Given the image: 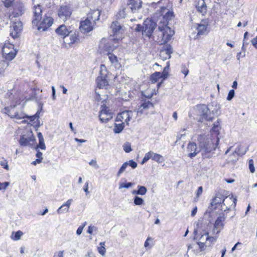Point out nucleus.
<instances>
[{"label": "nucleus", "instance_id": "nucleus-1", "mask_svg": "<svg viewBox=\"0 0 257 257\" xmlns=\"http://www.w3.org/2000/svg\"><path fill=\"white\" fill-rule=\"evenodd\" d=\"M199 142L200 149H198L196 143L189 142L187 147V151L188 152V157L193 158L197 154L201 152L203 158H210L211 156L210 153L214 151L216 146L212 139L210 138H206L203 136H199L198 138Z\"/></svg>", "mask_w": 257, "mask_h": 257}, {"label": "nucleus", "instance_id": "nucleus-2", "mask_svg": "<svg viewBox=\"0 0 257 257\" xmlns=\"http://www.w3.org/2000/svg\"><path fill=\"white\" fill-rule=\"evenodd\" d=\"M152 5L158 9L154 15V19H161L159 24H168V22L174 17V13L171 9V5L168 0H161Z\"/></svg>", "mask_w": 257, "mask_h": 257}, {"label": "nucleus", "instance_id": "nucleus-3", "mask_svg": "<svg viewBox=\"0 0 257 257\" xmlns=\"http://www.w3.org/2000/svg\"><path fill=\"white\" fill-rule=\"evenodd\" d=\"M158 29V40L160 42L161 44H165L171 40L174 32L168 26V25L160 24Z\"/></svg>", "mask_w": 257, "mask_h": 257}, {"label": "nucleus", "instance_id": "nucleus-4", "mask_svg": "<svg viewBox=\"0 0 257 257\" xmlns=\"http://www.w3.org/2000/svg\"><path fill=\"white\" fill-rule=\"evenodd\" d=\"M15 106H16L14 105L13 106H11L10 107L5 108L6 113L11 118H15L20 119L26 117L29 118L30 121H34V123H36V121H38L40 114L39 111H37L35 115L27 116H25L24 113L16 112L15 111Z\"/></svg>", "mask_w": 257, "mask_h": 257}, {"label": "nucleus", "instance_id": "nucleus-5", "mask_svg": "<svg viewBox=\"0 0 257 257\" xmlns=\"http://www.w3.org/2000/svg\"><path fill=\"white\" fill-rule=\"evenodd\" d=\"M3 57L8 61L12 60L16 56L17 51L14 45L11 43H5L2 49Z\"/></svg>", "mask_w": 257, "mask_h": 257}, {"label": "nucleus", "instance_id": "nucleus-6", "mask_svg": "<svg viewBox=\"0 0 257 257\" xmlns=\"http://www.w3.org/2000/svg\"><path fill=\"white\" fill-rule=\"evenodd\" d=\"M133 112L131 110H125L119 113L115 119L116 122H121L129 125V122L132 118Z\"/></svg>", "mask_w": 257, "mask_h": 257}, {"label": "nucleus", "instance_id": "nucleus-7", "mask_svg": "<svg viewBox=\"0 0 257 257\" xmlns=\"http://www.w3.org/2000/svg\"><path fill=\"white\" fill-rule=\"evenodd\" d=\"M156 27V23L152 20L145 21L143 26V35L150 37Z\"/></svg>", "mask_w": 257, "mask_h": 257}, {"label": "nucleus", "instance_id": "nucleus-8", "mask_svg": "<svg viewBox=\"0 0 257 257\" xmlns=\"http://www.w3.org/2000/svg\"><path fill=\"white\" fill-rule=\"evenodd\" d=\"M71 14L72 11L70 7L68 6H61L58 10L59 17L64 22L69 19Z\"/></svg>", "mask_w": 257, "mask_h": 257}, {"label": "nucleus", "instance_id": "nucleus-9", "mask_svg": "<svg viewBox=\"0 0 257 257\" xmlns=\"http://www.w3.org/2000/svg\"><path fill=\"white\" fill-rule=\"evenodd\" d=\"M35 140L32 132L28 131L21 136L19 143L21 146H27L30 145L31 142H33Z\"/></svg>", "mask_w": 257, "mask_h": 257}, {"label": "nucleus", "instance_id": "nucleus-10", "mask_svg": "<svg viewBox=\"0 0 257 257\" xmlns=\"http://www.w3.org/2000/svg\"><path fill=\"white\" fill-rule=\"evenodd\" d=\"M95 24L90 19L86 18L84 21H81L80 24V29L84 33L91 31Z\"/></svg>", "mask_w": 257, "mask_h": 257}, {"label": "nucleus", "instance_id": "nucleus-11", "mask_svg": "<svg viewBox=\"0 0 257 257\" xmlns=\"http://www.w3.org/2000/svg\"><path fill=\"white\" fill-rule=\"evenodd\" d=\"M172 53L171 46L170 44L165 45L160 51L159 56L162 60L165 61L171 58V54Z\"/></svg>", "mask_w": 257, "mask_h": 257}, {"label": "nucleus", "instance_id": "nucleus-12", "mask_svg": "<svg viewBox=\"0 0 257 257\" xmlns=\"http://www.w3.org/2000/svg\"><path fill=\"white\" fill-rule=\"evenodd\" d=\"M225 219V217L223 215L219 216L217 217L214 224L212 231L213 234H218L221 230L223 229L224 227L223 222H224Z\"/></svg>", "mask_w": 257, "mask_h": 257}, {"label": "nucleus", "instance_id": "nucleus-13", "mask_svg": "<svg viewBox=\"0 0 257 257\" xmlns=\"http://www.w3.org/2000/svg\"><path fill=\"white\" fill-rule=\"evenodd\" d=\"M23 25L21 22H17L13 24L10 28V35L13 38L18 37L21 32Z\"/></svg>", "mask_w": 257, "mask_h": 257}, {"label": "nucleus", "instance_id": "nucleus-14", "mask_svg": "<svg viewBox=\"0 0 257 257\" xmlns=\"http://www.w3.org/2000/svg\"><path fill=\"white\" fill-rule=\"evenodd\" d=\"M99 117L102 122H107L112 118V114L109 111L105 106H102Z\"/></svg>", "mask_w": 257, "mask_h": 257}, {"label": "nucleus", "instance_id": "nucleus-15", "mask_svg": "<svg viewBox=\"0 0 257 257\" xmlns=\"http://www.w3.org/2000/svg\"><path fill=\"white\" fill-rule=\"evenodd\" d=\"M220 129V126L219 125V122L216 121L213 124V126L211 129V131L212 132V136L210 138L212 139L213 142L214 143L216 148L219 142V138L218 137V135L219 134V131Z\"/></svg>", "mask_w": 257, "mask_h": 257}, {"label": "nucleus", "instance_id": "nucleus-16", "mask_svg": "<svg viewBox=\"0 0 257 257\" xmlns=\"http://www.w3.org/2000/svg\"><path fill=\"white\" fill-rule=\"evenodd\" d=\"M53 23V19L50 17H45L43 20L40 23L38 29L43 31H46L48 29Z\"/></svg>", "mask_w": 257, "mask_h": 257}, {"label": "nucleus", "instance_id": "nucleus-17", "mask_svg": "<svg viewBox=\"0 0 257 257\" xmlns=\"http://www.w3.org/2000/svg\"><path fill=\"white\" fill-rule=\"evenodd\" d=\"M226 191L223 190L220 192L216 193L215 197L213 199L211 202L212 206L217 204H223L225 196L227 195Z\"/></svg>", "mask_w": 257, "mask_h": 257}, {"label": "nucleus", "instance_id": "nucleus-18", "mask_svg": "<svg viewBox=\"0 0 257 257\" xmlns=\"http://www.w3.org/2000/svg\"><path fill=\"white\" fill-rule=\"evenodd\" d=\"M25 11L24 5L20 2H17L14 4V10L12 15L14 17H18L22 16Z\"/></svg>", "mask_w": 257, "mask_h": 257}, {"label": "nucleus", "instance_id": "nucleus-19", "mask_svg": "<svg viewBox=\"0 0 257 257\" xmlns=\"http://www.w3.org/2000/svg\"><path fill=\"white\" fill-rule=\"evenodd\" d=\"M141 0H128L127 5L132 13L137 12L142 8Z\"/></svg>", "mask_w": 257, "mask_h": 257}, {"label": "nucleus", "instance_id": "nucleus-20", "mask_svg": "<svg viewBox=\"0 0 257 257\" xmlns=\"http://www.w3.org/2000/svg\"><path fill=\"white\" fill-rule=\"evenodd\" d=\"M236 199L233 198L232 197V196H225L224 201L223 202V203L222 205H221V207L223 209V205L225 206V208H224V210H229L230 209L231 207H235L236 206Z\"/></svg>", "mask_w": 257, "mask_h": 257}, {"label": "nucleus", "instance_id": "nucleus-21", "mask_svg": "<svg viewBox=\"0 0 257 257\" xmlns=\"http://www.w3.org/2000/svg\"><path fill=\"white\" fill-rule=\"evenodd\" d=\"M239 147L238 149H236L234 152H233L228 157L227 161L229 163H234L237 160L239 155H243L246 153V150L243 151L242 152H240Z\"/></svg>", "mask_w": 257, "mask_h": 257}, {"label": "nucleus", "instance_id": "nucleus-22", "mask_svg": "<svg viewBox=\"0 0 257 257\" xmlns=\"http://www.w3.org/2000/svg\"><path fill=\"white\" fill-rule=\"evenodd\" d=\"M42 8L40 5H37L34 7V18L32 21L34 24H37L38 21L42 18Z\"/></svg>", "mask_w": 257, "mask_h": 257}, {"label": "nucleus", "instance_id": "nucleus-23", "mask_svg": "<svg viewBox=\"0 0 257 257\" xmlns=\"http://www.w3.org/2000/svg\"><path fill=\"white\" fill-rule=\"evenodd\" d=\"M105 39H102L99 44V49L101 53H106L107 55L112 51V48L108 43H105Z\"/></svg>", "mask_w": 257, "mask_h": 257}, {"label": "nucleus", "instance_id": "nucleus-24", "mask_svg": "<svg viewBox=\"0 0 257 257\" xmlns=\"http://www.w3.org/2000/svg\"><path fill=\"white\" fill-rule=\"evenodd\" d=\"M199 110L202 113L203 116L207 120H212V117L209 115L210 109L205 104H201L199 106Z\"/></svg>", "mask_w": 257, "mask_h": 257}, {"label": "nucleus", "instance_id": "nucleus-25", "mask_svg": "<svg viewBox=\"0 0 257 257\" xmlns=\"http://www.w3.org/2000/svg\"><path fill=\"white\" fill-rule=\"evenodd\" d=\"M107 77L104 76H99L96 79L97 87L99 88H106L108 85Z\"/></svg>", "mask_w": 257, "mask_h": 257}, {"label": "nucleus", "instance_id": "nucleus-26", "mask_svg": "<svg viewBox=\"0 0 257 257\" xmlns=\"http://www.w3.org/2000/svg\"><path fill=\"white\" fill-rule=\"evenodd\" d=\"M207 26L208 23L206 21H202L200 24H198L196 27L197 35H204L206 32Z\"/></svg>", "mask_w": 257, "mask_h": 257}, {"label": "nucleus", "instance_id": "nucleus-27", "mask_svg": "<svg viewBox=\"0 0 257 257\" xmlns=\"http://www.w3.org/2000/svg\"><path fill=\"white\" fill-rule=\"evenodd\" d=\"M55 31L58 35L63 37V38L67 36L71 32V31L67 28L66 26L64 25H60L56 29Z\"/></svg>", "mask_w": 257, "mask_h": 257}, {"label": "nucleus", "instance_id": "nucleus-28", "mask_svg": "<svg viewBox=\"0 0 257 257\" xmlns=\"http://www.w3.org/2000/svg\"><path fill=\"white\" fill-rule=\"evenodd\" d=\"M100 12L98 10H92L87 14V19L95 24V22L99 19Z\"/></svg>", "mask_w": 257, "mask_h": 257}, {"label": "nucleus", "instance_id": "nucleus-29", "mask_svg": "<svg viewBox=\"0 0 257 257\" xmlns=\"http://www.w3.org/2000/svg\"><path fill=\"white\" fill-rule=\"evenodd\" d=\"M107 56L112 66L115 68H119L120 67V63L118 62L117 57L115 55L111 53H109Z\"/></svg>", "mask_w": 257, "mask_h": 257}, {"label": "nucleus", "instance_id": "nucleus-30", "mask_svg": "<svg viewBox=\"0 0 257 257\" xmlns=\"http://www.w3.org/2000/svg\"><path fill=\"white\" fill-rule=\"evenodd\" d=\"M196 8L203 15L205 14L207 12V6L204 0H199L198 4L196 5Z\"/></svg>", "mask_w": 257, "mask_h": 257}, {"label": "nucleus", "instance_id": "nucleus-31", "mask_svg": "<svg viewBox=\"0 0 257 257\" xmlns=\"http://www.w3.org/2000/svg\"><path fill=\"white\" fill-rule=\"evenodd\" d=\"M150 107H153V104L149 101H145L140 105L138 110V113L142 114L143 109H148Z\"/></svg>", "mask_w": 257, "mask_h": 257}, {"label": "nucleus", "instance_id": "nucleus-32", "mask_svg": "<svg viewBox=\"0 0 257 257\" xmlns=\"http://www.w3.org/2000/svg\"><path fill=\"white\" fill-rule=\"evenodd\" d=\"M110 28L113 31L114 34H117L122 28L121 25L117 22H113L111 25Z\"/></svg>", "mask_w": 257, "mask_h": 257}, {"label": "nucleus", "instance_id": "nucleus-33", "mask_svg": "<svg viewBox=\"0 0 257 257\" xmlns=\"http://www.w3.org/2000/svg\"><path fill=\"white\" fill-rule=\"evenodd\" d=\"M210 110H211L213 114H218L220 107L217 102H212L209 105Z\"/></svg>", "mask_w": 257, "mask_h": 257}, {"label": "nucleus", "instance_id": "nucleus-34", "mask_svg": "<svg viewBox=\"0 0 257 257\" xmlns=\"http://www.w3.org/2000/svg\"><path fill=\"white\" fill-rule=\"evenodd\" d=\"M124 128V124L121 122L120 123H115L114 125V127L113 129V131L115 134H119L120 133L122 130Z\"/></svg>", "mask_w": 257, "mask_h": 257}, {"label": "nucleus", "instance_id": "nucleus-35", "mask_svg": "<svg viewBox=\"0 0 257 257\" xmlns=\"http://www.w3.org/2000/svg\"><path fill=\"white\" fill-rule=\"evenodd\" d=\"M161 78H163L162 74H161V73L160 72H156L151 75L150 80L151 81L152 83H155Z\"/></svg>", "mask_w": 257, "mask_h": 257}, {"label": "nucleus", "instance_id": "nucleus-36", "mask_svg": "<svg viewBox=\"0 0 257 257\" xmlns=\"http://www.w3.org/2000/svg\"><path fill=\"white\" fill-rule=\"evenodd\" d=\"M9 65V63L7 61L3 60L0 61V76L3 75L5 70Z\"/></svg>", "mask_w": 257, "mask_h": 257}, {"label": "nucleus", "instance_id": "nucleus-37", "mask_svg": "<svg viewBox=\"0 0 257 257\" xmlns=\"http://www.w3.org/2000/svg\"><path fill=\"white\" fill-rule=\"evenodd\" d=\"M73 200L72 199H68L66 202L61 205L57 210V212L58 213H61L62 212V208L64 207H67L66 211L68 212L70 206ZM64 210H66L64 209Z\"/></svg>", "mask_w": 257, "mask_h": 257}, {"label": "nucleus", "instance_id": "nucleus-38", "mask_svg": "<svg viewBox=\"0 0 257 257\" xmlns=\"http://www.w3.org/2000/svg\"><path fill=\"white\" fill-rule=\"evenodd\" d=\"M217 238V236H209L208 235L207 236V238H205V245L206 246H210L212 244H214Z\"/></svg>", "mask_w": 257, "mask_h": 257}, {"label": "nucleus", "instance_id": "nucleus-39", "mask_svg": "<svg viewBox=\"0 0 257 257\" xmlns=\"http://www.w3.org/2000/svg\"><path fill=\"white\" fill-rule=\"evenodd\" d=\"M152 159L159 163H162L164 161L163 157L162 155L153 152H152Z\"/></svg>", "mask_w": 257, "mask_h": 257}, {"label": "nucleus", "instance_id": "nucleus-40", "mask_svg": "<svg viewBox=\"0 0 257 257\" xmlns=\"http://www.w3.org/2000/svg\"><path fill=\"white\" fill-rule=\"evenodd\" d=\"M100 246L98 247V251L99 253L102 256L104 255L106 252V249L104 247L105 242H101L99 243Z\"/></svg>", "mask_w": 257, "mask_h": 257}, {"label": "nucleus", "instance_id": "nucleus-41", "mask_svg": "<svg viewBox=\"0 0 257 257\" xmlns=\"http://www.w3.org/2000/svg\"><path fill=\"white\" fill-rule=\"evenodd\" d=\"M134 204L136 205H142L144 204V200L142 198L136 196L134 199Z\"/></svg>", "mask_w": 257, "mask_h": 257}, {"label": "nucleus", "instance_id": "nucleus-42", "mask_svg": "<svg viewBox=\"0 0 257 257\" xmlns=\"http://www.w3.org/2000/svg\"><path fill=\"white\" fill-rule=\"evenodd\" d=\"M138 195H144L147 193V189L145 186L138 185Z\"/></svg>", "mask_w": 257, "mask_h": 257}, {"label": "nucleus", "instance_id": "nucleus-43", "mask_svg": "<svg viewBox=\"0 0 257 257\" xmlns=\"http://www.w3.org/2000/svg\"><path fill=\"white\" fill-rule=\"evenodd\" d=\"M126 9H122L118 12L116 16L118 19L124 18L126 17Z\"/></svg>", "mask_w": 257, "mask_h": 257}, {"label": "nucleus", "instance_id": "nucleus-44", "mask_svg": "<svg viewBox=\"0 0 257 257\" xmlns=\"http://www.w3.org/2000/svg\"><path fill=\"white\" fill-rule=\"evenodd\" d=\"M15 0H3L5 7L7 8H10L14 5Z\"/></svg>", "mask_w": 257, "mask_h": 257}, {"label": "nucleus", "instance_id": "nucleus-45", "mask_svg": "<svg viewBox=\"0 0 257 257\" xmlns=\"http://www.w3.org/2000/svg\"><path fill=\"white\" fill-rule=\"evenodd\" d=\"M152 152L150 151L146 153L144 157L141 164H144L146 163L149 159H152Z\"/></svg>", "mask_w": 257, "mask_h": 257}, {"label": "nucleus", "instance_id": "nucleus-46", "mask_svg": "<svg viewBox=\"0 0 257 257\" xmlns=\"http://www.w3.org/2000/svg\"><path fill=\"white\" fill-rule=\"evenodd\" d=\"M127 166V162H126L124 163L121 166L118 172L117 173V176L119 177L120 175L125 170Z\"/></svg>", "mask_w": 257, "mask_h": 257}, {"label": "nucleus", "instance_id": "nucleus-47", "mask_svg": "<svg viewBox=\"0 0 257 257\" xmlns=\"http://www.w3.org/2000/svg\"><path fill=\"white\" fill-rule=\"evenodd\" d=\"M70 41L68 43L69 44H74L77 42V40H78V35L75 33L71 34L70 36Z\"/></svg>", "mask_w": 257, "mask_h": 257}, {"label": "nucleus", "instance_id": "nucleus-48", "mask_svg": "<svg viewBox=\"0 0 257 257\" xmlns=\"http://www.w3.org/2000/svg\"><path fill=\"white\" fill-rule=\"evenodd\" d=\"M100 76H104L107 77V69L105 66L103 64L100 65Z\"/></svg>", "mask_w": 257, "mask_h": 257}, {"label": "nucleus", "instance_id": "nucleus-49", "mask_svg": "<svg viewBox=\"0 0 257 257\" xmlns=\"http://www.w3.org/2000/svg\"><path fill=\"white\" fill-rule=\"evenodd\" d=\"M23 235V232L19 230L15 233L14 236H12V238L15 240H18L20 239L21 236Z\"/></svg>", "mask_w": 257, "mask_h": 257}, {"label": "nucleus", "instance_id": "nucleus-50", "mask_svg": "<svg viewBox=\"0 0 257 257\" xmlns=\"http://www.w3.org/2000/svg\"><path fill=\"white\" fill-rule=\"evenodd\" d=\"M123 149L126 153H130L132 151L131 144L128 142L124 143L123 145Z\"/></svg>", "mask_w": 257, "mask_h": 257}, {"label": "nucleus", "instance_id": "nucleus-51", "mask_svg": "<svg viewBox=\"0 0 257 257\" xmlns=\"http://www.w3.org/2000/svg\"><path fill=\"white\" fill-rule=\"evenodd\" d=\"M0 165L7 170H9L8 161L3 158H2V160L0 161Z\"/></svg>", "mask_w": 257, "mask_h": 257}, {"label": "nucleus", "instance_id": "nucleus-52", "mask_svg": "<svg viewBox=\"0 0 257 257\" xmlns=\"http://www.w3.org/2000/svg\"><path fill=\"white\" fill-rule=\"evenodd\" d=\"M169 68V65L168 63V65L164 68V70L161 74H162V77L164 79L167 77L168 75V70Z\"/></svg>", "mask_w": 257, "mask_h": 257}, {"label": "nucleus", "instance_id": "nucleus-53", "mask_svg": "<svg viewBox=\"0 0 257 257\" xmlns=\"http://www.w3.org/2000/svg\"><path fill=\"white\" fill-rule=\"evenodd\" d=\"M132 185H133V183L131 182H128V183H120L119 185V189H120L123 188H128L129 187H132Z\"/></svg>", "mask_w": 257, "mask_h": 257}, {"label": "nucleus", "instance_id": "nucleus-54", "mask_svg": "<svg viewBox=\"0 0 257 257\" xmlns=\"http://www.w3.org/2000/svg\"><path fill=\"white\" fill-rule=\"evenodd\" d=\"M249 169L251 173H253L255 171V168L253 166V161L250 159L248 161Z\"/></svg>", "mask_w": 257, "mask_h": 257}, {"label": "nucleus", "instance_id": "nucleus-55", "mask_svg": "<svg viewBox=\"0 0 257 257\" xmlns=\"http://www.w3.org/2000/svg\"><path fill=\"white\" fill-rule=\"evenodd\" d=\"M94 231H97V228L96 227H95V226H92V225L88 226L87 231V233H88L89 234H92Z\"/></svg>", "mask_w": 257, "mask_h": 257}, {"label": "nucleus", "instance_id": "nucleus-56", "mask_svg": "<svg viewBox=\"0 0 257 257\" xmlns=\"http://www.w3.org/2000/svg\"><path fill=\"white\" fill-rule=\"evenodd\" d=\"M10 183L8 182H5L4 183L0 182V190H6L7 188L9 186Z\"/></svg>", "mask_w": 257, "mask_h": 257}, {"label": "nucleus", "instance_id": "nucleus-57", "mask_svg": "<svg viewBox=\"0 0 257 257\" xmlns=\"http://www.w3.org/2000/svg\"><path fill=\"white\" fill-rule=\"evenodd\" d=\"M234 90L233 89H231L228 93V96L227 97V100L228 101L231 100L233 97L234 96Z\"/></svg>", "mask_w": 257, "mask_h": 257}, {"label": "nucleus", "instance_id": "nucleus-58", "mask_svg": "<svg viewBox=\"0 0 257 257\" xmlns=\"http://www.w3.org/2000/svg\"><path fill=\"white\" fill-rule=\"evenodd\" d=\"M38 147L41 148L42 150L46 149V146L44 143V139L39 140V144L38 145Z\"/></svg>", "mask_w": 257, "mask_h": 257}, {"label": "nucleus", "instance_id": "nucleus-59", "mask_svg": "<svg viewBox=\"0 0 257 257\" xmlns=\"http://www.w3.org/2000/svg\"><path fill=\"white\" fill-rule=\"evenodd\" d=\"M128 166H131L133 169H135L137 167L138 164L137 163L133 161V160H130L129 161L127 162Z\"/></svg>", "mask_w": 257, "mask_h": 257}, {"label": "nucleus", "instance_id": "nucleus-60", "mask_svg": "<svg viewBox=\"0 0 257 257\" xmlns=\"http://www.w3.org/2000/svg\"><path fill=\"white\" fill-rule=\"evenodd\" d=\"M197 243L199 246L201 251L204 250L205 249V247L207 246L205 245V242L199 241L197 242Z\"/></svg>", "mask_w": 257, "mask_h": 257}, {"label": "nucleus", "instance_id": "nucleus-61", "mask_svg": "<svg viewBox=\"0 0 257 257\" xmlns=\"http://www.w3.org/2000/svg\"><path fill=\"white\" fill-rule=\"evenodd\" d=\"M208 232L205 230L204 231V233L201 235V236L199 238V241L205 242V238H207V236L208 235Z\"/></svg>", "mask_w": 257, "mask_h": 257}, {"label": "nucleus", "instance_id": "nucleus-62", "mask_svg": "<svg viewBox=\"0 0 257 257\" xmlns=\"http://www.w3.org/2000/svg\"><path fill=\"white\" fill-rule=\"evenodd\" d=\"M53 257H64V250H60L56 252Z\"/></svg>", "mask_w": 257, "mask_h": 257}, {"label": "nucleus", "instance_id": "nucleus-63", "mask_svg": "<svg viewBox=\"0 0 257 257\" xmlns=\"http://www.w3.org/2000/svg\"><path fill=\"white\" fill-rule=\"evenodd\" d=\"M84 227V225H82V226H80L76 230V234L78 235H79L81 234L82 231H83V228Z\"/></svg>", "mask_w": 257, "mask_h": 257}, {"label": "nucleus", "instance_id": "nucleus-64", "mask_svg": "<svg viewBox=\"0 0 257 257\" xmlns=\"http://www.w3.org/2000/svg\"><path fill=\"white\" fill-rule=\"evenodd\" d=\"M251 44L257 49V36L252 39Z\"/></svg>", "mask_w": 257, "mask_h": 257}]
</instances>
